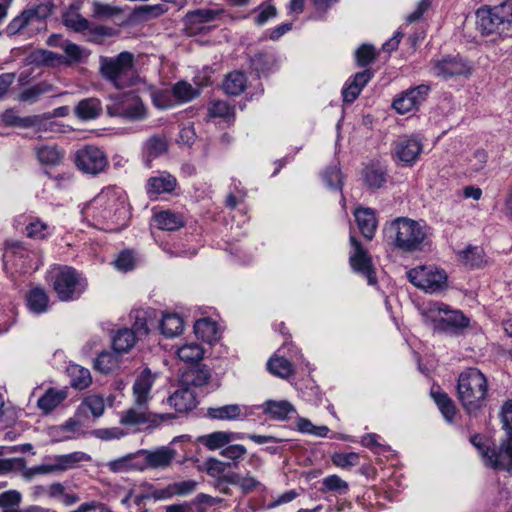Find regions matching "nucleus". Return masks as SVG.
Returning <instances> with one entry per match:
<instances>
[{"label":"nucleus","mask_w":512,"mask_h":512,"mask_svg":"<svg viewBox=\"0 0 512 512\" xmlns=\"http://www.w3.org/2000/svg\"><path fill=\"white\" fill-rule=\"evenodd\" d=\"M222 13V10L196 9L186 14V22L190 25L203 24L213 21Z\"/></svg>","instance_id":"obj_44"},{"label":"nucleus","mask_w":512,"mask_h":512,"mask_svg":"<svg viewBox=\"0 0 512 512\" xmlns=\"http://www.w3.org/2000/svg\"><path fill=\"white\" fill-rule=\"evenodd\" d=\"M384 233L396 249L404 253H415L429 245L431 228L423 220L397 217L385 224Z\"/></svg>","instance_id":"obj_1"},{"label":"nucleus","mask_w":512,"mask_h":512,"mask_svg":"<svg viewBox=\"0 0 512 512\" xmlns=\"http://www.w3.org/2000/svg\"><path fill=\"white\" fill-rule=\"evenodd\" d=\"M177 181L174 176L167 172L151 177L147 181L146 190L150 196H158L162 193H170L176 187Z\"/></svg>","instance_id":"obj_23"},{"label":"nucleus","mask_w":512,"mask_h":512,"mask_svg":"<svg viewBox=\"0 0 512 512\" xmlns=\"http://www.w3.org/2000/svg\"><path fill=\"white\" fill-rule=\"evenodd\" d=\"M152 102L159 109H167L174 105L173 94L169 90H158L152 93Z\"/></svg>","instance_id":"obj_58"},{"label":"nucleus","mask_w":512,"mask_h":512,"mask_svg":"<svg viewBox=\"0 0 512 512\" xmlns=\"http://www.w3.org/2000/svg\"><path fill=\"white\" fill-rule=\"evenodd\" d=\"M174 418L172 414H153L148 410V405H135L123 411L120 415V423L125 426H139L148 424L157 426L163 421Z\"/></svg>","instance_id":"obj_13"},{"label":"nucleus","mask_w":512,"mask_h":512,"mask_svg":"<svg viewBox=\"0 0 512 512\" xmlns=\"http://www.w3.org/2000/svg\"><path fill=\"white\" fill-rule=\"evenodd\" d=\"M323 486L328 491H346L348 489V483L341 479L337 475H330L323 479Z\"/></svg>","instance_id":"obj_64"},{"label":"nucleus","mask_w":512,"mask_h":512,"mask_svg":"<svg viewBox=\"0 0 512 512\" xmlns=\"http://www.w3.org/2000/svg\"><path fill=\"white\" fill-rule=\"evenodd\" d=\"M90 455L76 451L69 454L57 455L52 459V463L56 472H63L77 467L80 462L90 461Z\"/></svg>","instance_id":"obj_25"},{"label":"nucleus","mask_w":512,"mask_h":512,"mask_svg":"<svg viewBox=\"0 0 512 512\" xmlns=\"http://www.w3.org/2000/svg\"><path fill=\"white\" fill-rule=\"evenodd\" d=\"M173 97L179 102H189L199 95V90L186 81L177 82L172 88Z\"/></svg>","instance_id":"obj_45"},{"label":"nucleus","mask_w":512,"mask_h":512,"mask_svg":"<svg viewBox=\"0 0 512 512\" xmlns=\"http://www.w3.org/2000/svg\"><path fill=\"white\" fill-rule=\"evenodd\" d=\"M68 373L71 377V385L76 389H85L92 382L90 371L80 365H71Z\"/></svg>","instance_id":"obj_39"},{"label":"nucleus","mask_w":512,"mask_h":512,"mask_svg":"<svg viewBox=\"0 0 512 512\" xmlns=\"http://www.w3.org/2000/svg\"><path fill=\"white\" fill-rule=\"evenodd\" d=\"M38 161L42 165L57 166L62 163L64 153L55 145H42L35 148Z\"/></svg>","instance_id":"obj_30"},{"label":"nucleus","mask_w":512,"mask_h":512,"mask_svg":"<svg viewBox=\"0 0 512 512\" xmlns=\"http://www.w3.org/2000/svg\"><path fill=\"white\" fill-rule=\"evenodd\" d=\"M67 398V392L64 389L58 390L55 388H49L45 393L38 399L37 407L43 412V414H49L56 409L65 399Z\"/></svg>","instance_id":"obj_24"},{"label":"nucleus","mask_w":512,"mask_h":512,"mask_svg":"<svg viewBox=\"0 0 512 512\" xmlns=\"http://www.w3.org/2000/svg\"><path fill=\"white\" fill-rule=\"evenodd\" d=\"M350 244L352 246V251L349 256V263L352 269L365 276L368 284H376V274L372 267V260L368 251L354 236H350Z\"/></svg>","instance_id":"obj_14"},{"label":"nucleus","mask_w":512,"mask_h":512,"mask_svg":"<svg viewBox=\"0 0 512 512\" xmlns=\"http://www.w3.org/2000/svg\"><path fill=\"white\" fill-rule=\"evenodd\" d=\"M355 57H356L358 66H360V67L367 66L376 57L374 47L372 45H368V44L361 45L356 50Z\"/></svg>","instance_id":"obj_56"},{"label":"nucleus","mask_w":512,"mask_h":512,"mask_svg":"<svg viewBox=\"0 0 512 512\" xmlns=\"http://www.w3.org/2000/svg\"><path fill=\"white\" fill-rule=\"evenodd\" d=\"M53 92H55V87L51 83L47 81H41L25 88L19 94L18 100L21 102L33 104L40 100L42 96Z\"/></svg>","instance_id":"obj_28"},{"label":"nucleus","mask_w":512,"mask_h":512,"mask_svg":"<svg viewBox=\"0 0 512 512\" xmlns=\"http://www.w3.org/2000/svg\"><path fill=\"white\" fill-rule=\"evenodd\" d=\"M471 443L478 449L487 466L512 471V436L507 445L499 451L490 449L482 443V437L479 435L471 438Z\"/></svg>","instance_id":"obj_11"},{"label":"nucleus","mask_w":512,"mask_h":512,"mask_svg":"<svg viewBox=\"0 0 512 512\" xmlns=\"http://www.w3.org/2000/svg\"><path fill=\"white\" fill-rule=\"evenodd\" d=\"M34 60L45 66L64 65V56L49 50H39L34 54Z\"/></svg>","instance_id":"obj_47"},{"label":"nucleus","mask_w":512,"mask_h":512,"mask_svg":"<svg viewBox=\"0 0 512 512\" xmlns=\"http://www.w3.org/2000/svg\"><path fill=\"white\" fill-rule=\"evenodd\" d=\"M210 378V371L203 366L187 371L183 376V382L186 385L202 387L208 384Z\"/></svg>","instance_id":"obj_41"},{"label":"nucleus","mask_w":512,"mask_h":512,"mask_svg":"<svg viewBox=\"0 0 512 512\" xmlns=\"http://www.w3.org/2000/svg\"><path fill=\"white\" fill-rule=\"evenodd\" d=\"M75 165L86 174L97 175L108 166L106 154L98 147L87 145L75 154Z\"/></svg>","instance_id":"obj_12"},{"label":"nucleus","mask_w":512,"mask_h":512,"mask_svg":"<svg viewBox=\"0 0 512 512\" xmlns=\"http://www.w3.org/2000/svg\"><path fill=\"white\" fill-rule=\"evenodd\" d=\"M208 114L211 118L221 117V118H229L233 116L234 111L233 108L225 101H217L214 102L208 108Z\"/></svg>","instance_id":"obj_59"},{"label":"nucleus","mask_w":512,"mask_h":512,"mask_svg":"<svg viewBox=\"0 0 512 512\" xmlns=\"http://www.w3.org/2000/svg\"><path fill=\"white\" fill-rule=\"evenodd\" d=\"M155 377L150 370H144L133 384V397L135 405H148L151 399L150 392L154 384Z\"/></svg>","instance_id":"obj_19"},{"label":"nucleus","mask_w":512,"mask_h":512,"mask_svg":"<svg viewBox=\"0 0 512 512\" xmlns=\"http://www.w3.org/2000/svg\"><path fill=\"white\" fill-rule=\"evenodd\" d=\"M119 354L113 351H103L94 360V368L104 374H108L119 366Z\"/></svg>","instance_id":"obj_35"},{"label":"nucleus","mask_w":512,"mask_h":512,"mask_svg":"<svg viewBox=\"0 0 512 512\" xmlns=\"http://www.w3.org/2000/svg\"><path fill=\"white\" fill-rule=\"evenodd\" d=\"M115 267L122 272H127L135 267V258L131 251H122L114 261Z\"/></svg>","instance_id":"obj_60"},{"label":"nucleus","mask_w":512,"mask_h":512,"mask_svg":"<svg viewBox=\"0 0 512 512\" xmlns=\"http://www.w3.org/2000/svg\"><path fill=\"white\" fill-rule=\"evenodd\" d=\"M372 77L373 72L370 69L356 73L342 90L343 101L346 103L354 102Z\"/></svg>","instance_id":"obj_20"},{"label":"nucleus","mask_w":512,"mask_h":512,"mask_svg":"<svg viewBox=\"0 0 512 512\" xmlns=\"http://www.w3.org/2000/svg\"><path fill=\"white\" fill-rule=\"evenodd\" d=\"M25 230L27 237L32 239H44L50 234L49 226L40 219L31 221Z\"/></svg>","instance_id":"obj_52"},{"label":"nucleus","mask_w":512,"mask_h":512,"mask_svg":"<svg viewBox=\"0 0 512 512\" xmlns=\"http://www.w3.org/2000/svg\"><path fill=\"white\" fill-rule=\"evenodd\" d=\"M461 258L465 265L478 267L483 261V251L479 247H469L461 252Z\"/></svg>","instance_id":"obj_53"},{"label":"nucleus","mask_w":512,"mask_h":512,"mask_svg":"<svg viewBox=\"0 0 512 512\" xmlns=\"http://www.w3.org/2000/svg\"><path fill=\"white\" fill-rule=\"evenodd\" d=\"M53 288L61 301L78 298L86 288V283L71 267H62L53 276Z\"/></svg>","instance_id":"obj_8"},{"label":"nucleus","mask_w":512,"mask_h":512,"mask_svg":"<svg viewBox=\"0 0 512 512\" xmlns=\"http://www.w3.org/2000/svg\"><path fill=\"white\" fill-rule=\"evenodd\" d=\"M64 24L76 32H85L90 29V22L80 14H68L64 17Z\"/></svg>","instance_id":"obj_54"},{"label":"nucleus","mask_w":512,"mask_h":512,"mask_svg":"<svg viewBox=\"0 0 512 512\" xmlns=\"http://www.w3.org/2000/svg\"><path fill=\"white\" fill-rule=\"evenodd\" d=\"M332 462L334 465L341 468H349L356 466L359 463V455L354 452L350 453H335L332 456Z\"/></svg>","instance_id":"obj_57"},{"label":"nucleus","mask_w":512,"mask_h":512,"mask_svg":"<svg viewBox=\"0 0 512 512\" xmlns=\"http://www.w3.org/2000/svg\"><path fill=\"white\" fill-rule=\"evenodd\" d=\"M354 216L362 235L366 239L371 240L374 237L377 228L375 212L370 208L360 207L355 210Z\"/></svg>","instance_id":"obj_22"},{"label":"nucleus","mask_w":512,"mask_h":512,"mask_svg":"<svg viewBox=\"0 0 512 512\" xmlns=\"http://www.w3.org/2000/svg\"><path fill=\"white\" fill-rule=\"evenodd\" d=\"M155 226L161 230L174 231L184 226V219L180 214L171 211H161L154 216Z\"/></svg>","instance_id":"obj_32"},{"label":"nucleus","mask_w":512,"mask_h":512,"mask_svg":"<svg viewBox=\"0 0 512 512\" xmlns=\"http://www.w3.org/2000/svg\"><path fill=\"white\" fill-rule=\"evenodd\" d=\"M106 467L110 472L120 473L127 472L130 470H139L141 471V462H140V454L139 451L135 453H130L125 456H122L118 459L109 461L106 464Z\"/></svg>","instance_id":"obj_27"},{"label":"nucleus","mask_w":512,"mask_h":512,"mask_svg":"<svg viewBox=\"0 0 512 512\" xmlns=\"http://www.w3.org/2000/svg\"><path fill=\"white\" fill-rule=\"evenodd\" d=\"M99 73L118 90L135 86L140 82L136 58L129 51L120 52L116 56H100Z\"/></svg>","instance_id":"obj_2"},{"label":"nucleus","mask_w":512,"mask_h":512,"mask_svg":"<svg viewBox=\"0 0 512 512\" xmlns=\"http://www.w3.org/2000/svg\"><path fill=\"white\" fill-rule=\"evenodd\" d=\"M242 438V435L239 433L216 431L211 434L201 436L199 441L209 450H216L222 448L234 440Z\"/></svg>","instance_id":"obj_26"},{"label":"nucleus","mask_w":512,"mask_h":512,"mask_svg":"<svg viewBox=\"0 0 512 512\" xmlns=\"http://www.w3.org/2000/svg\"><path fill=\"white\" fill-rule=\"evenodd\" d=\"M146 148L149 156L158 157L167 150V141L164 137L153 136L148 139Z\"/></svg>","instance_id":"obj_55"},{"label":"nucleus","mask_w":512,"mask_h":512,"mask_svg":"<svg viewBox=\"0 0 512 512\" xmlns=\"http://www.w3.org/2000/svg\"><path fill=\"white\" fill-rule=\"evenodd\" d=\"M81 406L89 410L94 417H100L103 415L105 411V403L102 396L99 395H90L87 396Z\"/></svg>","instance_id":"obj_51"},{"label":"nucleus","mask_w":512,"mask_h":512,"mask_svg":"<svg viewBox=\"0 0 512 512\" xmlns=\"http://www.w3.org/2000/svg\"><path fill=\"white\" fill-rule=\"evenodd\" d=\"M429 90V86L424 84L409 89L393 101V108L400 114L408 113L425 100Z\"/></svg>","instance_id":"obj_17"},{"label":"nucleus","mask_w":512,"mask_h":512,"mask_svg":"<svg viewBox=\"0 0 512 512\" xmlns=\"http://www.w3.org/2000/svg\"><path fill=\"white\" fill-rule=\"evenodd\" d=\"M141 471L145 469H165L175 459L177 452L168 446H162L155 450H139Z\"/></svg>","instance_id":"obj_15"},{"label":"nucleus","mask_w":512,"mask_h":512,"mask_svg":"<svg viewBox=\"0 0 512 512\" xmlns=\"http://www.w3.org/2000/svg\"><path fill=\"white\" fill-rule=\"evenodd\" d=\"M183 320L177 314H166L163 316L160 329L164 336L173 338L180 335L183 331Z\"/></svg>","instance_id":"obj_36"},{"label":"nucleus","mask_w":512,"mask_h":512,"mask_svg":"<svg viewBox=\"0 0 512 512\" xmlns=\"http://www.w3.org/2000/svg\"><path fill=\"white\" fill-rule=\"evenodd\" d=\"M27 302L33 312L43 313L47 310L48 296L42 288L36 287L27 295Z\"/></svg>","instance_id":"obj_43"},{"label":"nucleus","mask_w":512,"mask_h":512,"mask_svg":"<svg viewBox=\"0 0 512 512\" xmlns=\"http://www.w3.org/2000/svg\"><path fill=\"white\" fill-rule=\"evenodd\" d=\"M267 369L275 376L288 378L293 374V367L290 361L284 357H272L267 362Z\"/></svg>","instance_id":"obj_42"},{"label":"nucleus","mask_w":512,"mask_h":512,"mask_svg":"<svg viewBox=\"0 0 512 512\" xmlns=\"http://www.w3.org/2000/svg\"><path fill=\"white\" fill-rule=\"evenodd\" d=\"M472 72V63L458 54L446 55L430 61V73L445 81L469 78Z\"/></svg>","instance_id":"obj_6"},{"label":"nucleus","mask_w":512,"mask_h":512,"mask_svg":"<svg viewBox=\"0 0 512 512\" xmlns=\"http://www.w3.org/2000/svg\"><path fill=\"white\" fill-rule=\"evenodd\" d=\"M21 501V494L15 490L5 491L0 494V507L4 512H19L17 507Z\"/></svg>","instance_id":"obj_50"},{"label":"nucleus","mask_w":512,"mask_h":512,"mask_svg":"<svg viewBox=\"0 0 512 512\" xmlns=\"http://www.w3.org/2000/svg\"><path fill=\"white\" fill-rule=\"evenodd\" d=\"M168 402L179 413H187L193 410L196 405V396L194 392L188 388L183 387L176 390L169 398Z\"/></svg>","instance_id":"obj_21"},{"label":"nucleus","mask_w":512,"mask_h":512,"mask_svg":"<svg viewBox=\"0 0 512 512\" xmlns=\"http://www.w3.org/2000/svg\"><path fill=\"white\" fill-rule=\"evenodd\" d=\"M423 149L421 141L413 136H404L394 142L393 156L404 163L412 165Z\"/></svg>","instance_id":"obj_16"},{"label":"nucleus","mask_w":512,"mask_h":512,"mask_svg":"<svg viewBox=\"0 0 512 512\" xmlns=\"http://www.w3.org/2000/svg\"><path fill=\"white\" fill-rule=\"evenodd\" d=\"M253 411L250 407L240 404H227L218 407H210L207 410V416L214 420L221 421H243Z\"/></svg>","instance_id":"obj_18"},{"label":"nucleus","mask_w":512,"mask_h":512,"mask_svg":"<svg viewBox=\"0 0 512 512\" xmlns=\"http://www.w3.org/2000/svg\"><path fill=\"white\" fill-rule=\"evenodd\" d=\"M408 280L428 293L441 292L447 287V274L433 265H423L407 271Z\"/></svg>","instance_id":"obj_7"},{"label":"nucleus","mask_w":512,"mask_h":512,"mask_svg":"<svg viewBox=\"0 0 512 512\" xmlns=\"http://www.w3.org/2000/svg\"><path fill=\"white\" fill-rule=\"evenodd\" d=\"M323 180L328 188L342 191L343 177L337 166L328 167L323 173Z\"/></svg>","instance_id":"obj_48"},{"label":"nucleus","mask_w":512,"mask_h":512,"mask_svg":"<svg viewBox=\"0 0 512 512\" xmlns=\"http://www.w3.org/2000/svg\"><path fill=\"white\" fill-rule=\"evenodd\" d=\"M477 29L492 40L512 36V0L494 6H484L476 12Z\"/></svg>","instance_id":"obj_3"},{"label":"nucleus","mask_w":512,"mask_h":512,"mask_svg":"<svg viewBox=\"0 0 512 512\" xmlns=\"http://www.w3.org/2000/svg\"><path fill=\"white\" fill-rule=\"evenodd\" d=\"M22 471V475L25 479L31 480L36 475H45L50 473H55V469L53 463L43 464L34 466L32 468H24L20 469Z\"/></svg>","instance_id":"obj_62"},{"label":"nucleus","mask_w":512,"mask_h":512,"mask_svg":"<svg viewBox=\"0 0 512 512\" xmlns=\"http://www.w3.org/2000/svg\"><path fill=\"white\" fill-rule=\"evenodd\" d=\"M101 110V102L98 99L87 98L78 103L75 107V114L82 120H91L98 117Z\"/></svg>","instance_id":"obj_33"},{"label":"nucleus","mask_w":512,"mask_h":512,"mask_svg":"<svg viewBox=\"0 0 512 512\" xmlns=\"http://www.w3.org/2000/svg\"><path fill=\"white\" fill-rule=\"evenodd\" d=\"M174 496H186L195 491L197 482L194 480H184L171 483Z\"/></svg>","instance_id":"obj_63"},{"label":"nucleus","mask_w":512,"mask_h":512,"mask_svg":"<svg viewBox=\"0 0 512 512\" xmlns=\"http://www.w3.org/2000/svg\"><path fill=\"white\" fill-rule=\"evenodd\" d=\"M427 319L435 323V327L448 333H457L469 325V319L459 310H450L443 303H429L424 312Z\"/></svg>","instance_id":"obj_5"},{"label":"nucleus","mask_w":512,"mask_h":512,"mask_svg":"<svg viewBox=\"0 0 512 512\" xmlns=\"http://www.w3.org/2000/svg\"><path fill=\"white\" fill-rule=\"evenodd\" d=\"M121 10L115 6L99 1L92 2V17L96 19H110L120 14Z\"/></svg>","instance_id":"obj_49"},{"label":"nucleus","mask_w":512,"mask_h":512,"mask_svg":"<svg viewBox=\"0 0 512 512\" xmlns=\"http://www.w3.org/2000/svg\"><path fill=\"white\" fill-rule=\"evenodd\" d=\"M246 84V75L240 71H233L226 75L222 88L226 94L238 96L245 90Z\"/></svg>","instance_id":"obj_31"},{"label":"nucleus","mask_w":512,"mask_h":512,"mask_svg":"<svg viewBox=\"0 0 512 512\" xmlns=\"http://www.w3.org/2000/svg\"><path fill=\"white\" fill-rule=\"evenodd\" d=\"M109 116L123 117L128 120H143L147 117V109L141 98L132 93H126L112 98L107 106Z\"/></svg>","instance_id":"obj_9"},{"label":"nucleus","mask_w":512,"mask_h":512,"mask_svg":"<svg viewBox=\"0 0 512 512\" xmlns=\"http://www.w3.org/2000/svg\"><path fill=\"white\" fill-rule=\"evenodd\" d=\"M50 14L51 8L48 4H40L34 8L24 10L8 24L6 33L13 36L25 29L30 31L41 30L45 27V18Z\"/></svg>","instance_id":"obj_10"},{"label":"nucleus","mask_w":512,"mask_h":512,"mask_svg":"<svg viewBox=\"0 0 512 512\" xmlns=\"http://www.w3.org/2000/svg\"><path fill=\"white\" fill-rule=\"evenodd\" d=\"M62 49L65 52L64 56V65H71L74 63L81 62L83 58V49L70 41L62 42Z\"/></svg>","instance_id":"obj_46"},{"label":"nucleus","mask_w":512,"mask_h":512,"mask_svg":"<svg viewBox=\"0 0 512 512\" xmlns=\"http://www.w3.org/2000/svg\"><path fill=\"white\" fill-rule=\"evenodd\" d=\"M263 411L272 419L283 421L288 419L289 415L294 413L296 410L295 407L286 400H268L263 404Z\"/></svg>","instance_id":"obj_29"},{"label":"nucleus","mask_w":512,"mask_h":512,"mask_svg":"<svg viewBox=\"0 0 512 512\" xmlns=\"http://www.w3.org/2000/svg\"><path fill=\"white\" fill-rule=\"evenodd\" d=\"M135 332L130 329L119 330L113 337V350L120 354L128 352L135 344Z\"/></svg>","instance_id":"obj_38"},{"label":"nucleus","mask_w":512,"mask_h":512,"mask_svg":"<svg viewBox=\"0 0 512 512\" xmlns=\"http://www.w3.org/2000/svg\"><path fill=\"white\" fill-rule=\"evenodd\" d=\"M363 179L369 189H379L387 181V173L380 166L370 165L363 170Z\"/></svg>","instance_id":"obj_34"},{"label":"nucleus","mask_w":512,"mask_h":512,"mask_svg":"<svg viewBox=\"0 0 512 512\" xmlns=\"http://www.w3.org/2000/svg\"><path fill=\"white\" fill-rule=\"evenodd\" d=\"M92 434L96 438L105 441L120 439L126 435V433L120 427L99 428L93 430Z\"/></svg>","instance_id":"obj_61"},{"label":"nucleus","mask_w":512,"mask_h":512,"mask_svg":"<svg viewBox=\"0 0 512 512\" xmlns=\"http://www.w3.org/2000/svg\"><path fill=\"white\" fill-rule=\"evenodd\" d=\"M487 392V379L479 369L471 367L460 373L457 382L458 399L469 414L483 406Z\"/></svg>","instance_id":"obj_4"},{"label":"nucleus","mask_w":512,"mask_h":512,"mask_svg":"<svg viewBox=\"0 0 512 512\" xmlns=\"http://www.w3.org/2000/svg\"><path fill=\"white\" fill-rule=\"evenodd\" d=\"M194 333L197 338L211 343L217 339V325L210 319H199L194 324Z\"/></svg>","instance_id":"obj_37"},{"label":"nucleus","mask_w":512,"mask_h":512,"mask_svg":"<svg viewBox=\"0 0 512 512\" xmlns=\"http://www.w3.org/2000/svg\"><path fill=\"white\" fill-rule=\"evenodd\" d=\"M177 355L183 362L196 363L203 358L204 349L197 343H187L179 347Z\"/></svg>","instance_id":"obj_40"}]
</instances>
